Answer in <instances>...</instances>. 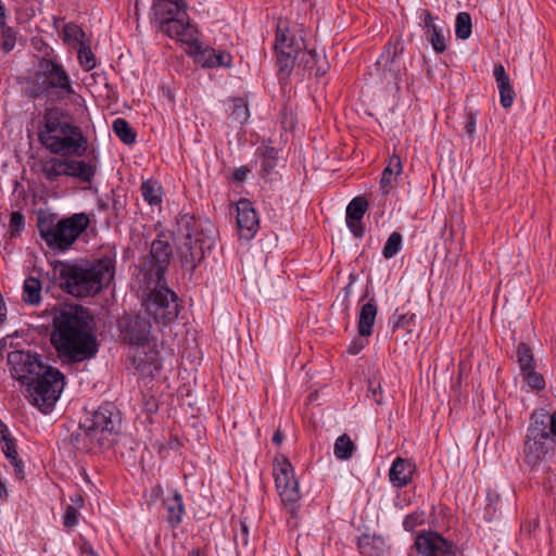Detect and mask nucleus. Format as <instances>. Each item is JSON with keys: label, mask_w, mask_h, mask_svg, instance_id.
Returning a JSON list of instances; mask_svg holds the SVG:
<instances>
[{"label": "nucleus", "mask_w": 556, "mask_h": 556, "mask_svg": "<svg viewBox=\"0 0 556 556\" xmlns=\"http://www.w3.org/2000/svg\"><path fill=\"white\" fill-rule=\"evenodd\" d=\"M212 55L214 58V62H207V67H215V66H224V67H230L232 62V56L230 53L226 51H216L212 50Z\"/></svg>", "instance_id": "obj_40"}, {"label": "nucleus", "mask_w": 556, "mask_h": 556, "mask_svg": "<svg viewBox=\"0 0 556 556\" xmlns=\"http://www.w3.org/2000/svg\"><path fill=\"white\" fill-rule=\"evenodd\" d=\"M45 126L39 132L41 143L55 154H74L81 156L86 151V140L79 129L66 121L56 109L45 114Z\"/></svg>", "instance_id": "obj_7"}, {"label": "nucleus", "mask_w": 556, "mask_h": 556, "mask_svg": "<svg viewBox=\"0 0 556 556\" xmlns=\"http://www.w3.org/2000/svg\"><path fill=\"white\" fill-rule=\"evenodd\" d=\"M65 175L71 177L79 178L81 181L90 182L93 175L94 168L84 162L76 160H65Z\"/></svg>", "instance_id": "obj_22"}, {"label": "nucleus", "mask_w": 556, "mask_h": 556, "mask_svg": "<svg viewBox=\"0 0 556 556\" xmlns=\"http://www.w3.org/2000/svg\"><path fill=\"white\" fill-rule=\"evenodd\" d=\"M427 36L435 52L442 53L445 51L446 45L443 27H432V29L427 31Z\"/></svg>", "instance_id": "obj_33"}, {"label": "nucleus", "mask_w": 556, "mask_h": 556, "mask_svg": "<svg viewBox=\"0 0 556 556\" xmlns=\"http://www.w3.org/2000/svg\"><path fill=\"white\" fill-rule=\"evenodd\" d=\"M50 340L60 359L66 364L91 359L99 351L92 318L80 306H70L54 317Z\"/></svg>", "instance_id": "obj_1"}, {"label": "nucleus", "mask_w": 556, "mask_h": 556, "mask_svg": "<svg viewBox=\"0 0 556 556\" xmlns=\"http://www.w3.org/2000/svg\"><path fill=\"white\" fill-rule=\"evenodd\" d=\"M1 35L0 45L4 51H11L16 41V37L11 27L5 25V21L0 22Z\"/></svg>", "instance_id": "obj_37"}, {"label": "nucleus", "mask_w": 556, "mask_h": 556, "mask_svg": "<svg viewBox=\"0 0 556 556\" xmlns=\"http://www.w3.org/2000/svg\"><path fill=\"white\" fill-rule=\"evenodd\" d=\"M415 546L424 556H455L452 542L437 532H426L416 538Z\"/></svg>", "instance_id": "obj_14"}, {"label": "nucleus", "mask_w": 556, "mask_h": 556, "mask_svg": "<svg viewBox=\"0 0 556 556\" xmlns=\"http://www.w3.org/2000/svg\"><path fill=\"white\" fill-rule=\"evenodd\" d=\"M45 88H56L62 92H73L68 76L64 68L53 61H45L41 64Z\"/></svg>", "instance_id": "obj_16"}, {"label": "nucleus", "mask_w": 556, "mask_h": 556, "mask_svg": "<svg viewBox=\"0 0 556 556\" xmlns=\"http://www.w3.org/2000/svg\"><path fill=\"white\" fill-rule=\"evenodd\" d=\"M79 510L76 506L70 505L67 506L64 514V525L67 528H73L78 522Z\"/></svg>", "instance_id": "obj_41"}, {"label": "nucleus", "mask_w": 556, "mask_h": 556, "mask_svg": "<svg viewBox=\"0 0 556 556\" xmlns=\"http://www.w3.org/2000/svg\"><path fill=\"white\" fill-rule=\"evenodd\" d=\"M115 135L126 144H132L136 141V132L129 123L124 118H116L113 123Z\"/></svg>", "instance_id": "obj_28"}, {"label": "nucleus", "mask_w": 556, "mask_h": 556, "mask_svg": "<svg viewBox=\"0 0 556 556\" xmlns=\"http://www.w3.org/2000/svg\"><path fill=\"white\" fill-rule=\"evenodd\" d=\"M23 290H24L23 300L26 303H28L30 305H36L40 302L41 283L37 278L28 277L24 281Z\"/></svg>", "instance_id": "obj_26"}, {"label": "nucleus", "mask_w": 556, "mask_h": 556, "mask_svg": "<svg viewBox=\"0 0 556 556\" xmlns=\"http://www.w3.org/2000/svg\"><path fill=\"white\" fill-rule=\"evenodd\" d=\"M249 527L244 521L240 522V532L236 534V542H241L243 545L248 544L249 541Z\"/></svg>", "instance_id": "obj_45"}, {"label": "nucleus", "mask_w": 556, "mask_h": 556, "mask_svg": "<svg viewBox=\"0 0 556 556\" xmlns=\"http://www.w3.org/2000/svg\"><path fill=\"white\" fill-rule=\"evenodd\" d=\"M172 232L181 267L192 275L204 258L205 248H211L212 240L204 235L194 216L190 214H180Z\"/></svg>", "instance_id": "obj_6"}, {"label": "nucleus", "mask_w": 556, "mask_h": 556, "mask_svg": "<svg viewBox=\"0 0 556 556\" xmlns=\"http://www.w3.org/2000/svg\"><path fill=\"white\" fill-rule=\"evenodd\" d=\"M455 33L457 38L467 39L471 35V17L467 12H460L456 16Z\"/></svg>", "instance_id": "obj_31"}, {"label": "nucleus", "mask_w": 556, "mask_h": 556, "mask_svg": "<svg viewBox=\"0 0 556 556\" xmlns=\"http://www.w3.org/2000/svg\"><path fill=\"white\" fill-rule=\"evenodd\" d=\"M72 500L74 502V506H76L78 509L84 505V498L79 494H76L75 498Z\"/></svg>", "instance_id": "obj_59"}, {"label": "nucleus", "mask_w": 556, "mask_h": 556, "mask_svg": "<svg viewBox=\"0 0 556 556\" xmlns=\"http://www.w3.org/2000/svg\"><path fill=\"white\" fill-rule=\"evenodd\" d=\"M64 36L66 40L77 42L79 46L89 42V40L86 38L85 31L76 24L65 25Z\"/></svg>", "instance_id": "obj_36"}, {"label": "nucleus", "mask_w": 556, "mask_h": 556, "mask_svg": "<svg viewBox=\"0 0 556 556\" xmlns=\"http://www.w3.org/2000/svg\"><path fill=\"white\" fill-rule=\"evenodd\" d=\"M494 77L500 91V101L503 108L507 109L513 105L515 92L510 85L508 75L502 64H497L494 68Z\"/></svg>", "instance_id": "obj_20"}, {"label": "nucleus", "mask_w": 556, "mask_h": 556, "mask_svg": "<svg viewBox=\"0 0 556 556\" xmlns=\"http://www.w3.org/2000/svg\"><path fill=\"white\" fill-rule=\"evenodd\" d=\"M414 466L408 463L407 460L397 457L389 471V478L391 483L396 488H404L406 486L413 475Z\"/></svg>", "instance_id": "obj_19"}, {"label": "nucleus", "mask_w": 556, "mask_h": 556, "mask_svg": "<svg viewBox=\"0 0 556 556\" xmlns=\"http://www.w3.org/2000/svg\"><path fill=\"white\" fill-rule=\"evenodd\" d=\"M162 494H163V489H162V486H161V485H156V486L153 489V491H152V496H153L154 498H156V497L161 496Z\"/></svg>", "instance_id": "obj_61"}, {"label": "nucleus", "mask_w": 556, "mask_h": 556, "mask_svg": "<svg viewBox=\"0 0 556 556\" xmlns=\"http://www.w3.org/2000/svg\"><path fill=\"white\" fill-rule=\"evenodd\" d=\"M377 311V305L372 301L361 307L358 316V333L361 337H369L371 334Z\"/></svg>", "instance_id": "obj_21"}, {"label": "nucleus", "mask_w": 556, "mask_h": 556, "mask_svg": "<svg viewBox=\"0 0 556 556\" xmlns=\"http://www.w3.org/2000/svg\"><path fill=\"white\" fill-rule=\"evenodd\" d=\"M41 172L50 182L55 181L60 176L65 175V160L49 157L40 161Z\"/></svg>", "instance_id": "obj_24"}, {"label": "nucleus", "mask_w": 556, "mask_h": 556, "mask_svg": "<svg viewBox=\"0 0 556 556\" xmlns=\"http://www.w3.org/2000/svg\"><path fill=\"white\" fill-rule=\"evenodd\" d=\"M141 192L143 199L150 205H157L161 203V187L152 180L143 181L141 185Z\"/></svg>", "instance_id": "obj_29"}, {"label": "nucleus", "mask_w": 556, "mask_h": 556, "mask_svg": "<svg viewBox=\"0 0 556 556\" xmlns=\"http://www.w3.org/2000/svg\"><path fill=\"white\" fill-rule=\"evenodd\" d=\"M261 154L263 157V169L265 172H270L276 166L278 151L273 147L264 146Z\"/></svg>", "instance_id": "obj_38"}, {"label": "nucleus", "mask_w": 556, "mask_h": 556, "mask_svg": "<svg viewBox=\"0 0 556 556\" xmlns=\"http://www.w3.org/2000/svg\"><path fill=\"white\" fill-rule=\"evenodd\" d=\"M523 380L530 386L532 389L542 390L545 387V380L543 376L531 368L530 370L522 371Z\"/></svg>", "instance_id": "obj_39"}, {"label": "nucleus", "mask_w": 556, "mask_h": 556, "mask_svg": "<svg viewBox=\"0 0 556 556\" xmlns=\"http://www.w3.org/2000/svg\"><path fill=\"white\" fill-rule=\"evenodd\" d=\"M354 451L355 444L346 433L337 438L334 442L333 453L338 459H350Z\"/></svg>", "instance_id": "obj_27"}, {"label": "nucleus", "mask_w": 556, "mask_h": 556, "mask_svg": "<svg viewBox=\"0 0 556 556\" xmlns=\"http://www.w3.org/2000/svg\"><path fill=\"white\" fill-rule=\"evenodd\" d=\"M167 510V521L172 527L177 526L185 513L184 503L179 492L175 491L172 498L165 502Z\"/></svg>", "instance_id": "obj_25"}, {"label": "nucleus", "mask_w": 556, "mask_h": 556, "mask_svg": "<svg viewBox=\"0 0 556 556\" xmlns=\"http://www.w3.org/2000/svg\"><path fill=\"white\" fill-rule=\"evenodd\" d=\"M89 224L90 218L86 213H75L56 223L39 217L37 227L40 237L50 249L65 251L88 228Z\"/></svg>", "instance_id": "obj_8"}, {"label": "nucleus", "mask_w": 556, "mask_h": 556, "mask_svg": "<svg viewBox=\"0 0 556 556\" xmlns=\"http://www.w3.org/2000/svg\"><path fill=\"white\" fill-rule=\"evenodd\" d=\"M172 5H175L176 13L187 11V2L185 0H167Z\"/></svg>", "instance_id": "obj_49"}, {"label": "nucleus", "mask_w": 556, "mask_h": 556, "mask_svg": "<svg viewBox=\"0 0 556 556\" xmlns=\"http://www.w3.org/2000/svg\"><path fill=\"white\" fill-rule=\"evenodd\" d=\"M178 313L176 293L167 286L154 287L135 316L119 319L123 339L130 344L143 346L152 339V318L155 328L162 330L177 318Z\"/></svg>", "instance_id": "obj_3"}, {"label": "nucleus", "mask_w": 556, "mask_h": 556, "mask_svg": "<svg viewBox=\"0 0 556 556\" xmlns=\"http://www.w3.org/2000/svg\"><path fill=\"white\" fill-rule=\"evenodd\" d=\"M159 29L170 38H177L184 43L195 46V49H200L195 36V30L189 23L188 16L165 17L159 22Z\"/></svg>", "instance_id": "obj_13"}, {"label": "nucleus", "mask_w": 556, "mask_h": 556, "mask_svg": "<svg viewBox=\"0 0 556 556\" xmlns=\"http://www.w3.org/2000/svg\"><path fill=\"white\" fill-rule=\"evenodd\" d=\"M396 177L393 174H389L387 169H383L382 177L380 180V189L383 194H388L393 188L392 181L395 180Z\"/></svg>", "instance_id": "obj_43"}, {"label": "nucleus", "mask_w": 556, "mask_h": 556, "mask_svg": "<svg viewBox=\"0 0 556 556\" xmlns=\"http://www.w3.org/2000/svg\"><path fill=\"white\" fill-rule=\"evenodd\" d=\"M274 478L276 489L282 503L290 506V513H295V504L301 498L300 484L291 463L281 455L275 458Z\"/></svg>", "instance_id": "obj_10"}, {"label": "nucleus", "mask_w": 556, "mask_h": 556, "mask_svg": "<svg viewBox=\"0 0 556 556\" xmlns=\"http://www.w3.org/2000/svg\"><path fill=\"white\" fill-rule=\"evenodd\" d=\"M2 442V452L4 456L10 460L12 466L14 467L15 475L18 479L24 478V466L22 460L18 458V453L16 451V445L11 435L5 437V439H1Z\"/></svg>", "instance_id": "obj_23"}, {"label": "nucleus", "mask_w": 556, "mask_h": 556, "mask_svg": "<svg viewBox=\"0 0 556 556\" xmlns=\"http://www.w3.org/2000/svg\"><path fill=\"white\" fill-rule=\"evenodd\" d=\"M7 319V306L3 301V298L0 296V325H2Z\"/></svg>", "instance_id": "obj_52"}, {"label": "nucleus", "mask_w": 556, "mask_h": 556, "mask_svg": "<svg viewBox=\"0 0 556 556\" xmlns=\"http://www.w3.org/2000/svg\"><path fill=\"white\" fill-rule=\"evenodd\" d=\"M7 496V489L5 485L0 480V498H4Z\"/></svg>", "instance_id": "obj_63"}, {"label": "nucleus", "mask_w": 556, "mask_h": 556, "mask_svg": "<svg viewBox=\"0 0 556 556\" xmlns=\"http://www.w3.org/2000/svg\"><path fill=\"white\" fill-rule=\"evenodd\" d=\"M384 169H387L388 175L389 174H393L395 177L401 175L402 169H403V165H402V161H401L400 156L396 155V154H393L389 159V163H388V165H387V167Z\"/></svg>", "instance_id": "obj_42"}, {"label": "nucleus", "mask_w": 556, "mask_h": 556, "mask_svg": "<svg viewBox=\"0 0 556 556\" xmlns=\"http://www.w3.org/2000/svg\"><path fill=\"white\" fill-rule=\"evenodd\" d=\"M476 130V118L472 114L468 115V121L466 124V131L471 137Z\"/></svg>", "instance_id": "obj_50"}, {"label": "nucleus", "mask_w": 556, "mask_h": 556, "mask_svg": "<svg viewBox=\"0 0 556 556\" xmlns=\"http://www.w3.org/2000/svg\"><path fill=\"white\" fill-rule=\"evenodd\" d=\"M295 65L315 77L324 76L329 70L326 56L323 53H317L315 49L307 48L303 50Z\"/></svg>", "instance_id": "obj_17"}, {"label": "nucleus", "mask_w": 556, "mask_h": 556, "mask_svg": "<svg viewBox=\"0 0 556 556\" xmlns=\"http://www.w3.org/2000/svg\"><path fill=\"white\" fill-rule=\"evenodd\" d=\"M378 389H380V384H378V386H377V388H376V387H374V383H372V382H370V383H369V391H370V392H371V394H372V399H374V401H375L377 404H380V403H381V399L377 396V391H378Z\"/></svg>", "instance_id": "obj_55"}, {"label": "nucleus", "mask_w": 556, "mask_h": 556, "mask_svg": "<svg viewBox=\"0 0 556 556\" xmlns=\"http://www.w3.org/2000/svg\"><path fill=\"white\" fill-rule=\"evenodd\" d=\"M83 551H84L85 553H89V554H91V555H93V556H97V554H96V553H93L92 547H91L89 544H87V543H84V545H83Z\"/></svg>", "instance_id": "obj_62"}, {"label": "nucleus", "mask_w": 556, "mask_h": 556, "mask_svg": "<svg viewBox=\"0 0 556 556\" xmlns=\"http://www.w3.org/2000/svg\"><path fill=\"white\" fill-rule=\"evenodd\" d=\"M517 358L521 372L535 367L533 354L526 343H519L517 348Z\"/></svg>", "instance_id": "obj_32"}, {"label": "nucleus", "mask_w": 556, "mask_h": 556, "mask_svg": "<svg viewBox=\"0 0 556 556\" xmlns=\"http://www.w3.org/2000/svg\"><path fill=\"white\" fill-rule=\"evenodd\" d=\"M247 172H248V170H247V169H244V168H239V169H237V170L235 172V179H236V180H239V181L243 180V179L245 178Z\"/></svg>", "instance_id": "obj_58"}, {"label": "nucleus", "mask_w": 556, "mask_h": 556, "mask_svg": "<svg viewBox=\"0 0 556 556\" xmlns=\"http://www.w3.org/2000/svg\"><path fill=\"white\" fill-rule=\"evenodd\" d=\"M414 316V314L397 315L393 328H404L407 324H409L413 320Z\"/></svg>", "instance_id": "obj_47"}, {"label": "nucleus", "mask_w": 556, "mask_h": 556, "mask_svg": "<svg viewBox=\"0 0 556 556\" xmlns=\"http://www.w3.org/2000/svg\"><path fill=\"white\" fill-rule=\"evenodd\" d=\"M556 437V412L545 409L532 413L525 441V462L533 470L540 469L552 456Z\"/></svg>", "instance_id": "obj_5"}, {"label": "nucleus", "mask_w": 556, "mask_h": 556, "mask_svg": "<svg viewBox=\"0 0 556 556\" xmlns=\"http://www.w3.org/2000/svg\"><path fill=\"white\" fill-rule=\"evenodd\" d=\"M10 435V431L7 425L0 420V439H5V437Z\"/></svg>", "instance_id": "obj_56"}, {"label": "nucleus", "mask_w": 556, "mask_h": 556, "mask_svg": "<svg viewBox=\"0 0 556 556\" xmlns=\"http://www.w3.org/2000/svg\"><path fill=\"white\" fill-rule=\"evenodd\" d=\"M237 226L240 238L250 240L254 237L258 228V217L252 203L242 199L237 203Z\"/></svg>", "instance_id": "obj_15"}, {"label": "nucleus", "mask_w": 556, "mask_h": 556, "mask_svg": "<svg viewBox=\"0 0 556 556\" xmlns=\"http://www.w3.org/2000/svg\"><path fill=\"white\" fill-rule=\"evenodd\" d=\"M418 523L419 517L417 515H408L405 517L403 526L405 530L413 531Z\"/></svg>", "instance_id": "obj_48"}, {"label": "nucleus", "mask_w": 556, "mask_h": 556, "mask_svg": "<svg viewBox=\"0 0 556 556\" xmlns=\"http://www.w3.org/2000/svg\"><path fill=\"white\" fill-rule=\"evenodd\" d=\"M425 24H426V27H427V31L432 29V27H438V25L434 24L433 16L431 15L430 12H427V14L425 16Z\"/></svg>", "instance_id": "obj_53"}, {"label": "nucleus", "mask_w": 556, "mask_h": 556, "mask_svg": "<svg viewBox=\"0 0 556 556\" xmlns=\"http://www.w3.org/2000/svg\"><path fill=\"white\" fill-rule=\"evenodd\" d=\"M173 250L168 241L162 240L159 237L151 244L150 260H149V271L156 276V286H166L164 279V273L167 270Z\"/></svg>", "instance_id": "obj_12"}, {"label": "nucleus", "mask_w": 556, "mask_h": 556, "mask_svg": "<svg viewBox=\"0 0 556 556\" xmlns=\"http://www.w3.org/2000/svg\"><path fill=\"white\" fill-rule=\"evenodd\" d=\"M369 203L363 197L354 198L346 207V225L355 237H362L364 229L362 219L368 210Z\"/></svg>", "instance_id": "obj_18"}, {"label": "nucleus", "mask_w": 556, "mask_h": 556, "mask_svg": "<svg viewBox=\"0 0 556 556\" xmlns=\"http://www.w3.org/2000/svg\"><path fill=\"white\" fill-rule=\"evenodd\" d=\"M115 262L111 256L76 264L61 263L60 286L77 298L92 296L108 287L114 278Z\"/></svg>", "instance_id": "obj_4"}, {"label": "nucleus", "mask_w": 556, "mask_h": 556, "mask_svg": "<svg viewBox=\"0 0 556 556\" xmlns=\"http://www.w3.org/2000/svg\"><path fill=\"white\" fill-rule=\"evenodd\" d=\"M8 365L12 377L27 387L33 404L49 412L64 387L60 370L42 363L36 354L20 350L8 354Z\"/></svg>", "instance_id": "obj_2"}, {"label": "nucleus", "mask_w": 556, "mask_h": 556, "mask_svg": "<svg viewBox=\"0 0 556 556\" xmlns=\"http://www.w3.org/2000/svg\"><path fill=\"white\" fill-rule=\"evenodd\" d=\"M304 49H306V43L302 36L298 38L290 31L288 26H283L281 23L277 25L275 51L277 63L281 72H288L295 66Z\"/></svg>", "instance_id": "obj_11"}, {"label": "nucleus", "mask_w": 556, "mask_h": 556, "mask_svg": "<svg viewBox=\"0 0 556 556\" xmlns=\"http://www.w3.org/2000/svg\"><path fill=\"white\" fill-rule=\"evenodd\" d=\"M166 14L168 15L167 17L169 16H176V17H187V13L185 12H179V13H176L175 11V5H172L166 10Z\"/></svg>", "instance_id": "obj_54"}, {"label": "nucleus", "mask_w": 556, "mask_h": 556, "mask_svg": "<svg viewBox=\"0 0 556 556\" xmlns=\"http://www.w3.org/2000/svg\"><path fill=\"white\" fill-rule=\"evenodd\" d=\"M78 60L80 66L86 71L89 72L96 67V58L93 52L90 49L89 42L80 46L78 50Z\"/></svg>", "instance_id": "obj_34"}, {"label": "nucleus", "mask_w": 556, "mask_h": 556, "mask_svg": "<svg viewBox=\"0 0 556 556\" xmlns=\"http://www.w3.org/2000/svg\"><path fill=\"white\" fill-rule=\"evenodd\" d=\"M204 55H206V58L203 60V66H207V65H206V63H207V62H214V58H213V55H212V50L206 51V52L204 53Z\"/></svg>", "instance_id": "obj_60"}, {"label": "nucleus", "mask_w": 556, "mask_h": 556, "mask_svg": "<svg viewBox=\"0 0 556 556\" xmlns=\"http://www.w3.org/2000/svg\"><path fill=\"white\" fill-rule=\"evenodd\" d=\"M249 115L248 104L242 98H235L231 100L230 118L239 124H243L248 121Z\"/></svg>", "instance_id": "obj_30"}, {"label": "nucleus", "mask_w": 556, "mask_h": 556, "mask_svg": "<svg viewBox=\"0 0 556 556\" xmlns=\"http://www.w3.org/2000/svg\"><path fill=\"white\" fill-rule=\"evenodd\" d=\"M369 545H370V538L364 536L363 539H361L358 542V547L361 549V553L364 555H367V556H377L376 552H371L369 549Z\"/></svg>", "instance_id": "obj_46"}, {"label": "nucleus", "mask_w": 556, "mask_h": 556, "mask_svg": "<svg viewBox=\"0 0 556 556\" xmlns=\"http://www.w3.org/2000/svg\"><path fill=\"white\" fill-rule=\"evenodd\" d=\"M364 343L354 342L349 346L348 352L352 355H356L364 349Z\"/></svg>", "instance_id": "obj_51"}, {"label": "nucleus", "mask_w": 556, "mask_h": 556, "mask_svg": "<svg viewBox=\"0 0 556 556\" xmlns=\"http://www.w3.org/2000/svg\"><path fill=\"white\" fill-rule=\"evenodd\" d=\"M401 245H402L401 233L396 232V231L392 232L383 247V250H382L383 256L386 258H392L393 256H395L399 253Z\"/></svg>", "instance_id": "obj_35"}, {"label": "nucleus", "mask_w": 556, "mask_h": 556, "mask_svg": "<svg viewBox=\"0 0 556 556\" xmlns=\"http://www.w3.org/2000/svg\"><path fill=\"white\" fill-rule=\"evenodd\" d=\"M121 427V417L112 405L100 406L80 425L91 443L108 447L115 442Z\"/></svg>", "instance_id": "obj_9"}, {"label": "nucleus", "mask_w": 556, "mask_h": 556, "mask_svg": "<svg viewBox=\"0 0 556 556\" xmlns=\"http://www.w3.org/2000/svg\"><path fill=\"white\" fill-rule=\"evenodd\" d=\"M188 556H203L199 549L192 551Z\"/></svg>", "instance_id": "obj_64"}, {"label": "nucleus", "mask_w": 556, "mask_h": 556, "mask_svg": "<svg viewBox=\"0 0 556 556\" xmlns=\"http://www.w3.org/2000/svg\"><path fill=\"white\" fill-rule=\"evenodd\" d=\"M24 225V216L20 212H13L10 218V227L12 231H20Z\"/></svg>", "instance_id": "obj_44"}, {"label": "nucleus", "mask_w": 556, "mask_h": 556, "mask_svg": "<svg viewBox=\"0 0 556 556\" xmlns=\"http://www.w3.org/2000/svg\"><path fill=\"white\" fill-rule=\"evenodd\" d=\"M283 440V433L281 432V430H277L274 435H273V442L277 445L281 444Z\"/></svg>", "instance_id": "obj_57"}]
</instances>
